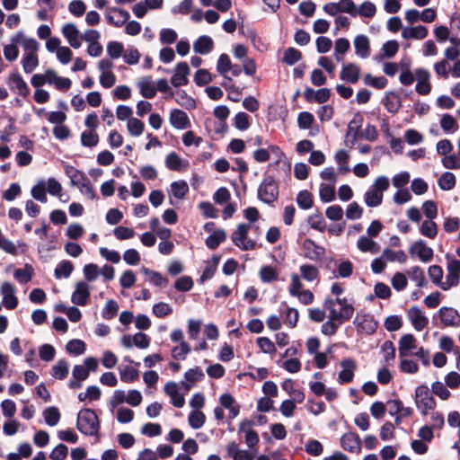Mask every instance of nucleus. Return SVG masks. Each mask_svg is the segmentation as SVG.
<instances>
[{
  "label": "nucleus",
  "instance_id": "1",
  "mask_svg": "<svg viewBox=\"0 0 460 460\" xmlns=\"http://www.w3.org/2000/svg\"><path fill=\"white\" fill-rule=\"evenodd\" d=\"M324 307L329 310V319L321 327V332L326 336H333L340 326L348 321V314H337L332 298L327 297L323 303Z\"/></svg>",
  "mask_w": 460,
  "mask_h": 460
},
{
  "label": "nucleus",
  "instance_id": "2",
  "mask_svg": "<svg viewBox=\"0 0 460 460\" xmlns=\"http://www.w3.org/2000/svg\"><path fill=\"white\" fill-rule=\"evenodd\" d=\"M76 428L85 436H97L100 421L95 411L89 408L82 409L77 414Z\"/></svg>",
  "mask_w": 460,
  "mask_h": 460
},
{
  "label": "nucleus",
  "instance_id": "3",
  "mask_svg": "<svg viewBox=\"0 0 460 460\" xmlns=\"http://www.w3.org/2000/svg\"><path fill=\"white\" fill-rule=\"evenodd\" d=\"M389 179L379 176L376 179L369 190L364 195V201L367 207L376 208L383 201V192L389 188Z\"/></svg>",
  "mask_w": 460,
  "mask_h": 460
},
{
  "label": "nucleus",
  "instance_id": "4",
  "mask_svg": "<svg viewBox=\"0 0 460 460\" xmlns=\"http://www.w3.org/2000/svg\"><path fill=\"white\" fill-rule=\"evenodd\" d=\"M415 405L420 411V414L427 415L429 411L436 408V401L426 385H421L415 389Z\"/></svg>",
  "mask_w": 460,
  "mask_h": 460
},
{
  "label": "nucleus",
  "instance_id": "5",
  "mask_svg": "<svg viewBox=\"0 0 460 460\" xmlns=\"http://www.w3.org/2000/svg\"><path fill=\"white\" fill-rule=\"evenodd\" d=\"M279 198V183L272 176H266L258 188V199L266 204L274 203Z\"/></svg>",
  "mask_w": 460,
  "mask_h": 460
},
{
  "label": "nucleus",
  "instance_id": "6",
  "mask_svg": "<svg viewBox=\"0 0 460 460\" xmlns=\"http://www.w3.org/2000/svg\"><path fill=\"white\" fill-rule=\"evenodd\" d=\"M252 226L250 224H239L236 230L231 234L234 244L242 251H252L255 249V241L248 238Z\"/></svg>",
  "mask_w": 460,
  "mask_h": 460
},
{
  "label": "nucleus",
  "instance_id": "7",
  "mask_svg": "<svg viewBox=\"0 0 460 460\" xmlns=\"http://www.w3.org/2000/svg\"><path fill=\"white\" fill-rule=\"evenodd\" d=\"M417 84L415 86L416 92L420 95H427L431 91L429 84L430 73L425 68H417L415 70Z\"/></svg>",
  "mask_w": 460,
  "mask_h": 460
},
{
  "label": "nucleus",
  "instance_id": "8",
  "mask_svg": "<svg viewBox=\"0 0 460 460\" xmlns=\"http://www.w3.org/2000/svg\"><path fill=\"white\" fill-rule=\"evenodd\" d=\"M89 297L90 288L88 284L84 281L77 282L71 296V302L76 305L84 306L87 305Z\"/></svg>",
  "mask_w": 460,
  "mask_h": 460
},
{
  "label": "nucleus",
  "instance_id": "9",
  "mask_svg": "<svg viewBox=\"0 0 460 460\" xmlns=\"http://www.w3.org/2000/svg\"><path fill=\"white\" fill-rule=\"evenodd\" d=\"M438 314L440 321L445 326H460V314L455 308L443 306L439 309Z\"/></svg>",
  "mask_w": 460,
  "mask_h": 460
},
{
  "label": "nucleus",
  "instance_id": "10",
  "mask_svg": "<svg viewBox=\"0 0 460 460\" xmlns=\"http://www.w3.org/2000/svg\"><path fill=\"white\" fill-rule=\"evenodd\" d=\"M407 315L412 326L418 332L422 331L429 323L428 317L424 315L422 310L418 306L411 307L407 312Z\"/></svg>",
  "mask_w": 460,
  "mask_h": 460
},
{
  "label": "nucleus",
  "instance_id": "11",
  "mask_svg": "<svg viewBox=\"0 0 460 460\" xmlns=\"http://www.w3.org/2000/svg\"><path fill=\"white\" fill-rule=\"evenodd\" d=\"M411 255H416L423 261L428 262L431 261L433 257V250L429 247L423 240L416 241L409 250Z\"/></svg>",
  "mask_w": 460,
  "mask_h": 460
},
{
  "label": "nucleus",
  "instance_id": "12",
  "mask_svg": "<svg viewBox=\"0 0 460 460\" xmlns=\"http://www.w3.org/2000/svg\"><path fill=\"white\" fill-rule=\"evenodd\" d=\"M15 290V287L10 282H4L1 286L3 305L9 310L14 309L18 305V299L14 295Z\"/></svg>",
  "mask_w": 460,
  "mask_h": 460
},
{
  "label": "nucleus",
  "instance_id": "13",
  "mask_svg": "<svg viewBox=\"0 0 460 460\" xmlns=\"http://www.w3.org/2000/svg\"><path fill=\"white\" fill-rule=\"evenodd\" d=\"M190 74V67L186 62H180L176 65L174 73L171 78V83L173 86L179 87L186 85L189 82L188 75Z\"/></svg>",
  "mask_w": 460,
  "mask_h": 460
},
{
  "label": "nucleus",
  "instance_id": "14",
  "mask_svg": "<svg viewBox=\"0 0 460 460\" xmlns=\"http://www.w3.org/2000/svg\"><path fill=\"white\" fill-rule=\"evenodd\" d=\"M341 367L343 368L338 376V382L340 384H348L353 380L354 371L357 368V365L352 358H346L341 362Z\"/></svg>",
  "mask_w": 460,
  "mask_h": 460
},
{
  "label": "nucleus",
  "instance_id": "15",
  "mask_svg": "<svg viewBox=\"0 0 460 460\" xmlns=\"http://www.w3.org/2000/svg\"><path fill=\"white\" fill-rule=\"evenodd\" d=\"M303 248L305 251V256L311 261H319L325 254V249L312 239H305L303 243Z\"/></svg>",
  "mask_w": 460,
  "mask_h": 460
},
{
  "label": "nucleus",
  "instance_id": "16",
  "mask_svg": "<svg viewBox=\"0 0 460 460\" xmlns=\"http://www.w3.org/2000/svg\"><path fill=\"white\" fill-rule=\"evenodd\" d=\"M353 323L358 331L364 332L369 335L376 332L378 325L374 317L369 314H364L360 318L357 316Z\"/></svg>",
  "mask_w": 460,
  "mask_h": 460
},
{
  "label": "nucleus",
  "instance_id": "17",
  "mask_svg": "<svg viewBox=\"0 0 460 460\" xmlns=\"http://www.w3.org/2000/svg\"><path fill=\"white\" fill-rule=\"evenodd\" d=\"M62 33L72 48L78 49L81 47L82 36L74 23H66L62 27Z\"/></svg>",
  "mask_w": 460,
  "mask_h": 460
},
{
  "label": "nucleus",
  "instance_id": "18",
  "mask_svg": "<svg viewBox=\"0 0 460 460\" xmlns=\"http://www.w3.org/2000/svg\"><path fill=\"white\" fill-rule=\"evenodd\" d=\"M170 123L176 129H185L190 127V121L187 113L179 109L171 111Z\"/></svg>",
  "mask_w": 460,
  "mask_h": 460
},
{
  "label": "nucleus",
  "instance_id": "19",
  "mask_svg": "<svg viewBox=\"0 0 460 460\" xmlns=\"http://www.w3.org/2000/svg\"><path fill=\"white\" fill-rule=\"evenodd\" d=\"M360 67L357 64L349 63L343 65L340 78L349 84H356L359 79Z\"/></svg>",
  "mask_w": 460,
  "mask_h": 460
},
{
  "label": "nucleus",
  "instance_id": "20",
  "mask_svg": "<svg viewBox=\"0 0 460 460\" xmlns=\"http://www.w3.org/2000/svg\"><path fill=\"white\" fill-rule=\"evenodd\" d=\"M355 53L361 58H367L370 56V41L367 36L358 34L353 41Z\"/></svg>",
  "mask_w": 460,
  "mask_h": 460
},
{
  "label": "nucleus",
  "instance_id": "21",
  "mask_svg": "<svg viewBox=\"0 0 460 460\" xmlns=\"http://www.w3.org/2000/svg\"><path fill=\"white\" fill-rule=\"evenodd\" d=\"M341 446L346 451L358 453L360 451V438L356 433H346L341 438Z\"/></svg>",
  "mask_w": 460,
  "mask_h": 460
},
{
  "label": "nucleus",
  "instance_id": "22",
  "mask_svg": "<svg viewBox=\"0 0 460 460\" xmlns=\"http://www.w3.org/2000/svg\"><path fill=\"white\" fill-rule=\"evenodd\" d=\"M13 43L21 44L26 53H34L39 48L38 41L33 38H27L22 31L17 32L11 40Z\"/></svg>",
  "mask_w": 460,
  "mask_h": 460
},
{
  "label": "nucleus",
  "instance_id": "23",
  "mask_svg": "<svg viewBox=\"0 0 460 460\" xmlns=\"http://www.w3.org/2000/svg\"><path fill=\"white\" fill-rule=\"evenodd\" d=\"M7 83L11 89L17 91L18 94L21 96L26 97L29 94V87L19 74H11L8 77Z\"/></svg>",
  "mask_w": 460,
  "mask_h": 460
},
{
  "label": "nucleus",
  "instance_id": "24",
  "mask_svg": "<svg viewBox=\"0 0 460 460\" xmlns=\"http://www.w3.org/2000/svg\"><path fill=\"white\" fill-rule=\"evenodd\" d=\"M129 13L128 11L120 8H112L111 13L108 15V21L111 24L120 27L129 19Z\"/></svg>",
  "mask_w": 460,
  "mask_h": 460
},
{
  "label": "nucleus",
  "instance_id": "25",
  "mask_svg": "<svg viewBox=\"0 0 460 460\" xmlns=\"http://www.w3.org/2000/svg\"><path fill=\"white\" fill-rule=\"evenodd\" d=\"M214 46L213 40L207 35L200 36L193 44L196 53L206 55L212 51Z\"/></svg>",
  "mask_w": 460,
  "mask_h": 460
},
{
  "label": "nucleus",
  "instance_id": "26",
  "mask_svg": "<svg viewBox=\"0 0 460 460\" xmlns=\"http://www.w3.org/2000/svg\"><path fill=\"white\" fill-rule=\"evenodd\" d=\"M140 93L146 99H153L156 95V89L152 84L151 76H144L137 84Z\"/></svg>",
  "mask_w": 460,
  "mask_h": 460
},
{
  "label": "nucleus",
  "instance_id": "27",
  "mask_svg": "<svg viewBox=\"0 0 460 460\" xmlns=\"http://www.w3.org/2000/svg\"><path fill=\"white\" fill-rule=\"evenodd\" d=\"M428 36V29L423 25L416 27H407L402 31V37L403 39H415L423 40Z\"/></svg>",
  "mask_w": 460,
  "mask_h": 460
},
{
  "label": "nucleus",
  "instance_id": "28",
  "mask_svg": "<svg viewBox=\"0 0 460 460\" xmlns=\"http://www.w3.org/2000/svg\"><path fill=\"white\" fill-rule=\"evenodd\" d=\"M363 116L360 112L354 114L352 119L349 121L348 126V131L346 137H349L352 134V144H354L358 137V132L363 124Z\"/></svg>",
  "mask_w": 460,
  "mask_h": 460
},
{
  "label": "nucleus",
  "instance_id": "29",
  "mask_svg": "<svg viewBox=\"0 0 460 460\" xmlns=\"http://www.w3.org/2000/svg\"><path fill=\"white\" fill-rule=\"evenodd\" d=\"M227 234L224 229H217L206 239V245L210 250L217 249L221 243L226 240Z\"/></svg>",
  "mask_w": 460,
  "mask_h": 460
},
{
  "label": "nucleus",
  "instance_id": "30",
  "mask_svg": "<svg viewBox=\"0 0 460 460\" xmlns=\"http://www.w3.org/2000/svg\"><path fill=\"white\" fill-rule=\"evenodd\" d=\"M65 172L66 176L70 179L71 184L74 186H79L83 182H84L88 178L85 176L84 172L75 168L72 165L65 166Z\"/></svg>",
  "mask_w": 460,
  "mask_h": 460
},
{
  "label": "nucleus",
  "instance_id": "31",
  "mask_svg": "<svg viewBox=\"0 0 460 460\" xmlns=\"http://www.w3.org/2000/svg\"><path fill=\"white\" fill-rule=\"evenodd\" d=\"M357 246L363 252L376 253L379 251V245L371 238L362 235L357 242Z\"/></svg>",
  "mask_w": 460,
  "mask_h": 460
},
{
  "label": "nucleus",
  "instance_id": "32",
  "mask_svg": "<svg viewBox=\"0 0 460 460\" xmlns=\"http://www.w3.org/2000/svg\"><path fill=\"white\" fill-rule=\"evenodd\" d=\"M33 273V268L29 264H25L24 268L14 270L13 277L19 283L27 284L31 280Z\"/></svg>",
  "mask_w": 460,
  "mask_h": 460
},
{
  "label": "nucleus",
  "instance_id": "33",
  "mask_svg": "<svg viewBox=\"0 0 460 460\" xmlns=\"http://www.w3.org/2000/svg\"><path fill=\"white\" fill-rule=\"evenodd\" d=\"M46 192L47 190L45 180H40L31 190L32 198L41 203H46L48 201Z\"/></svg>",
  "mask_w": 460,
  "mask_h": 460
},
{
  "label": "nucleus",
  "instance_id": "34",
  "mask_svg": "<svg viewBox=\"0 0 460 460\" xmlns=\"http://www.w3.org/2000/svg\"><path fill=\"white\" fill-rule=\"evenodd\" d=\"M141 270L143 274L148 277L149 281L155 287L164 288L167 285V279L164 278L161 273L149 270L146 267H143Z\"/></svg>",
  "mask_w": 460,
  "mask_h": 460
},
{
  "label": "nucleus",
  "instance_id": "35",
  "mask_svg": "<svg viewBox=\"0 0 460 460\" xmlns=\"http://www.w3.org/2000/svg\"><path fill=\"white\" fill-rule=\"evenodd\" d=\"M383 103L390 113H396L402 106L400 97L394 93H387Z\"/></svg>",
  "mask_w": 460,
  "mask_h": 460
},
{
  "label": "nucleus",
  "instance_id": "36",
  "mask_svg": "<svg viewBox=\"0 0 460 460\" xmlns=\"http://www.w3.org/2000/svg\"><path fill=\"white\" fill-rule=\"evenodd\" d=\"M189 191V186L185 181H176L171 183L172 195L178 199H182Z\"/></svg>",
  "mask_w": 460,
  "mask_h": 460
},
{
  "label": "nucleus",
  "instance_id": "37",
  "mask_svg": "<svg viewBox=\"0 0 460 460\" xmlns=\"http://www.w3.org/2000/svg\"><path fill=\"white\" fill-rule=\"evenodd\" d=\"M407 273L410 279L414 281L419 288L426 286L427 281L424 270L420 267L413 266L407 271Z\"/></svg>",
  "mask_w": 460,
  "mask_h": 460
},
{
  "label": "nucleus",
  "instance_id": "38",
  "mask_svg": "<svg viewBox=\"0 0 460 460\" xmlns=\"http://www.w3.org/2000/svg\"><path fill=\"white\" fill-rule=\"evenodd\" d=\"M74 270V265L69 261H60L56 269H55V277L57 279L65 278L67 279L70 277Z\"/></svg>",
  "mask_w": 460,
  "mask_h": 460
},
{
  "label": "nucleus",
  "instance_id": "39",
  "mask_svg": "<svg viewBox=\"0 0 460 460\" xmlns=\"http://www.w3.org/2000/svg\"><path fill=\"white\" fill-rule=\"evenodd\" d=\"M175 94V102L181 107H184L188 110L194 109L196 107L195 100L189 96L184 90H177Z\"/></svg>",
  "mask_w": 460,
  "mask_h": 460
},
{
  "label": "nucleus",
  "instance_id": "40",
  "mask_svg": "<svg viewBox=\"0 0 460 460\" xmlns=\"http://www.w3.org/2000/svg\"><path fill=\"white\" fill-rule=\"evenodd\" d=\"M69 371V365L66 359H59L52 367V376L59 380L65 379Z\"/></svg>",
  "mask_w": 460,
  "mask_h": 460
},
{
  "label": "nucleus",
  "instance_id": "41",
  "mask_svg": "<svg viewBox=\"0 0 460 460\" xmlns=\"http://www.w3.org/2000/svg\"><path fill=\"white\" fill-rule=\"evenodd\" d=\"M301 277L306 281H314L319 278V270L312 264H303L300 266Z\"/></svg>",
  "mask_w": 460,
  "mask_h": 460
},
{
  "label": "nucleus",
  "instance_id": "42",
  "mask_svg": "<svg viewBox=\"0 0 460 460\" xmlns=\"http://www.w3.org/2000/svg\"><path fill=\"white\" fill-rule=\"evenodd\" d=\"M43 417L47 425L56 426L60 420V412L55 406L48 407L43 411Z\"/></svg>",
  "mask_w": 460,
  "mask_h": 460
},
{
  "label": "nucleus",
  "instance_id": "43",
  "mask_svg": "<svg viewBox=\"0 0 460 460\" xmlns=\"http://www.w3.org/2000/svg\"><path fill=\"white\" fill-rule=\"evenodd\" d=\"M416 339L412 334H404L399 341L400 356H404L407 351L415 348Z\"/></svg>",
  "mask_w": 460,
  "mask_h": 460
},
{
  "label": "nucleus",
  "instance_id": "44",
  "mask_svg": "<svg viewBox=\"0 0 460 460\" xmlns=\"http://www.w3.org/2000/svg\"><path fill=\"white\" fill-rule=\"evenodd\" d=\"M22 64L24 72L31 74L39 65L38 57L34 53H25Z\"/></svg>",
  "mask_w": 460,
  "mask_h": 460
},
{
  "label": "nucleus",
  "instance_id": "45",
  "mask_svg": "<svg viewBox=\"0 0 460 460\" xmlns=\"http://www.w3.org/2000/svg\"><path fill=\"white\" fill-rule=\"evenodd\" d=\"M279 273L272 266H263L260 270V278L263 283H270L278 279Z\"/></svg>",
  "mask_w": 460,
  "mask_h": 460
},
{
  "label": "nucleus",
  "instance_id": "46",
  "mask_svg": "<svg viewBox=\"0 0 460 460\" xmlns=\"http://www.w3.org/2000/svg\"><path fill=\"white\" fill-rule=\"evenodd\" d=\"M450 25L455 30V33L449 38V41L456 46L460 45V16L457 13L451 15Z\"/></svg>",
  "mask_w": 460,
  "mask_h": 460
},
{
  "label": "nucleus",
  "instance_id": "47",
  "mask_svg": "<svg viewBox=\"0 0 460 460\" xmlns=\"http://www.w3.org/2000/svg\"><path fill=\"white\" fill-rule=\"evenodd\" d=\"M66 351L74 356H79L85 351V343L78 339L69 341L66 346Z\"/></svg>",
  "mask_w": 460,
  "mask_h": 460
},
{
  "label": "nucleus",
  "instance_id": "48",
  "mask_svg": "<svg viewBox=\"0 0 460 460\" xmlns=\"http://www.w3.org/2000/svg\"><path fill=\"white\" fill-rule=\"evenodd\" d=\"M119 376L121 381L125 383H133L138 378L139 372L132 367L126 366L119 368Z\"/></svg>",
  "mask_w": 460,
  "mask_h": 460
},
{
  "label": "nucleus",
  "instance_id": "49",
  "mask_svg": "<svg viewBox=\"0 0 460 460\" xmlns=\"http://www.w3.org/2000/svg\"><path fill=\"white\" fill-rule=\"evenodd\" d=\"M47 75H50L55 83L56 88L60 91H66L71 87L72 82L67 77L58 76L54 70H48Z\"/></svg>",
  "mask_w": 460,
  "mask_h": 460
},
{
  "label": "nucleus",
  "instance_id": "50",
  "mask_svg": "<svg viewBox=\"0 0 460 460\" xmlns=\"http://www.w3.org/2000/svg\"><path fill=\"white\" fill-rule=\"evenodd\" d=\"M420 232L422 235L434 239L438 234L437 225L433 219L426 220L420 226Z\"/></svg>",
  "mask_w": 460,
  "mask_h": 460
},
{
  "label": "nucleus",
  "instance_id": "51",
  "mask_svg": "<svg viewBox=\"0 0 460 460\" xmlns=\"http://www.w3.org/2000/svg\"><path fill=\"white\" fill-rule=\"evenodd\" d=\"M376 13V5L370 1H365L359 8L356 9V16L359 15L366 18H372Z\"/></svg>",
  "mask_w": 460,
  "mask_h": 460
},
{
  "label": "nucleus",
  "instance_id": "52",
  "mask_svg": "<svg viewBox=\"0 0 460 460\" xmlns=\"http://www.w3.org/2000/svg\"><path fill=\"white\" fill-rule=\"evenodd\" d=\"M335 161L339 164V171L343 173H347L350 171L349 166V155L345 150H339L335 154Z\"/></svg>",
  "mask_w": 460,
  "mask_h": 460
},
{
  "label": "nucleus",
  "instance_id": "53",
  "mask_svg": "<svg viewBox=\"0 0 460 460\" xmlns=\"http://www.w3.org/2000/svg\"><path fill=\"white\" fill-rule=\"evenodd\" d=\"M332 301L334 302V306L336 305H341L340 310L339 311L337 310V314H345V313L348 314V321L353 316L354 310H355L354 306L351 303H349L347 298L336 297L335 299H332Z\"/></svg>",
  "mask_w": 460,
  "mask_h": 460
},
{
  "label": "nucleus",
  "instance_id": "54",
  "mask_svg": "<svg viewBox=\"0 0 460 460\" xmlns=\"http://www.w3.org/2000/svg\"><path fill=\"white\" fill-rule=\"evenodd\" d=\"M438 186L443 190H450L456 186V177L454 173L446 172L438 181Z\"/></svg>",
  "mask_w": 460,
  "mask_h": 460
},
{
  "label": "nucleus",
  "instance_id": "55",
  "mask_svg": "<svg viewBox=\"0 0 460 460\" xmlns=\"http://www.w3.org/2000/svg\"><path fill=\"white\" fill-rule=\"evenodd\" d=\"M190 426L194 429H200L206 420L205 414L200 411H192L188 417Z\"/></svg>",
  "mask_w": 460,
  "mask_h": 460
},
{
  "label": "nucleus",
  "instance_id": "56",
  "mask_svg": "<svg viewBox=\"0 0 460 460\" xmlns=\"http://www.w3.org/2000/svg\"><path fill=\"white\" fill-rule=\"evenodd\" d=\"M364 83L376 89H384L387 85L388 81L385 76H373L370 74H367L364 77Z\"/></svg>",
  "mask_w": 460,
  "mask_h": 460
},
{
  "label": "nucleus",
  "instance_id": "57",
  "mask_svg": "<svg viewBox=\"0 0 460 460\" xmlns=\"http://www.w3.org/2000/svg\"><path fill=\"white\" fill-rule=\"evenodd\" d=\"M127 128L131 136L137 137L143 133L145 124L137 118H131L128 120Z\"/></svg>",
  "mask_w": 460,
  "mask_h": 460
},
{
  "label": "nucleus",
  "instance_id": "58",
  "mask_svg": "<svg viewBox=\"0 0 460 460\" xmlns=\"http://www.w3.org/2000/svg\"><path fill=\"white\" fill-rule=\"evenodd\" d=\"M383 257H385V260L389 261H399L401 263H403L407 260V256L405 252L402 250L400 251H393L389 248H385L383 251Z\"/></svg>",
  "mask_w": 460,
  "mask_h": 460
},
{
  "label": "nucleus",
  "instance_id": "59",
  "mask_svg": "<svg viewBox=\"0 0 460 460\" xmlns=\"http://www.w3.org/2000/svg\"><path fill=\"white\" fill-rule=\"evenodd\" d=\"M302 58V53L295 48H288L284 51L283 62L292 66Z\"/></svg>",
  "mask_w": 460,
  "mask_h": 460
},
{
  "label": "nucleus",
  "instance_id": "60",
  "mask_svg": "<svg viewBox=\"0 0 460 460\" xmlns=\"http://www.w3.org/2000/svg\"><path fill=\"white\" fill-rule=\"evenodd\" d=\"M296 203L302 209H309L313 206V197L308 190H301L296 196Z\"/></svg>",
  "mask_w": 460,
  "mask_h": 460
},
{
  "label": "nucleus",
  "instance_id": "61",
  "mask_svg": "<svg viewBox=\"0 0 460 460\" xmlns=\"http://www.w3.org/2000/svg\"><path fill=\"white\" fill-rule=\"evenodd\" d=\"M232 68V63L231 60L226 54H221L218 58L217 64V72L224 75L226 78L227 76L226 74L230 71Z\"/></svg>",
  "mask_w": 460,
  "mask_h": 460
},
{
  "label": "nucleus",
  "instance_id": "62",
  "mask_svg": "<svg viewBox=\"0 0 460 460\" xmlns=\"http://www.w3.org/2000/svg\"><path fill=\"white\" fill-rule=\"evenodd\" d=\"M118 311V303L113 299H110L107 301L104 308L102 309V316L106 320H111L117 314Z\"/></svg>",
  "mask_w": 460,
  "mask_h": 460
},
{
  "label": "nucleus",
  "instance_id": "63",
  "mask_svg": "<svg viewBox=\"0 0 460 460\" xmlns=\"http://www.w3.org/2000/svg\"><path fill=\"white\" fill-rule=\"evenodd\" d=\"M99 142V137L93 130L84 131L81 134V143L84 146L93 147Z\"/></svg>",
  "mask_w": 460,
  "mask_h": 460
},
{
  "label": "nucleus",
  "instance_id": "64",
  "mask_svg": "<svg viewBox=\"0 0 460 460\" xmlns=\"http://www.w3.org/2000/svg\"><path fill=\"white\" fill-rule=\"evenodd\" d=\"M107 54L112 59L119 58L124 51L123 44L119 41H110L107 44Z\"/></svg>",
  "mask_w": 460,
  "mask_h": 460
}]
</instances>
